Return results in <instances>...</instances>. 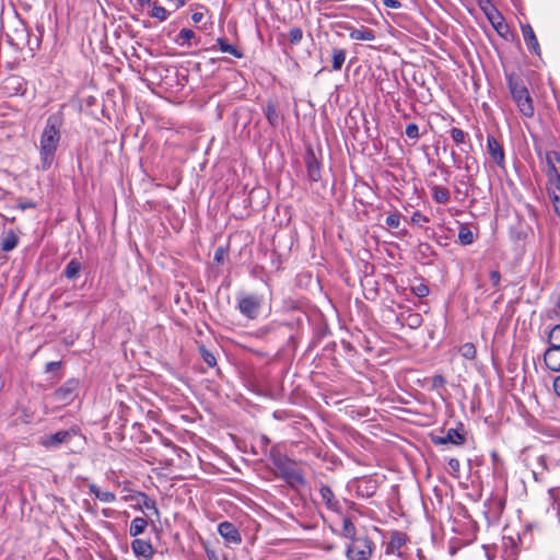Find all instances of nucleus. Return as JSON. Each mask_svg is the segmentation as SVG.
<instances>
[{
	"label": "nucleus",
	"mask_w": 560,
	"mask_h": 560,
	"mask_svg": "<svg viewBox=\"0 0 560 560\" xmlns=\"http://www.w3.org/2000/svg\"><path fill=\"white\" fill-rule=\"evenodd\" d=\"M59 141V118L57 116H50L46 121L39 142V155L43 170H48L52 165Z\"/></svg>",
	"instance_id": "f257e3e1"
},
{
	"label": "nucleus",
	"mask_w": 560,
	"mask_h": 560,
	"mask_svg": "<svg viewBox=\"0 0 560 560\" xmlns=\"http://www.w3.org/2000/svg\"><path fill=\"white\" fill-rule=\"evenodd\" d=\"M506 81L520 113L527 118L533 117L535 113L533 98L523 81L514 74H506Z\"/></svg>",
	"instance_id": "f03ea898"
},
{
	"label": "nucleus",
	"mask_w": 560,
	"mask_h": 560,
	"mask_svg": "<svg viewBox=\"0 0 560 560\" xmlns=\"http://www.w3.org/2000/svg\"><path fill=\"white\" fill-rule=\"evenodd\" d=\"M375 544L368 535H357L345 542V557L347 560H370Z\"/></svg>",
	"instance_id": "7ed1b4c3"
},
{
	"label": "nucleus",
	"mask_w": 560,
	"mask_h": 560,
	"mask_svg": "<svg viewBox=\"0 0 560 560\" xmlns=\"http://www.w3.org/2000/svg\"><path fill=\"white\" fill-rule=\"evenodd\" d=\"M272 463L279 476L284 479L289 486L296 488L305 485L303 472L295 462L285 456L278 455L272 458Z\"/></svg>",
	"instance_id": "20e7f679"
},
{
	"label": "nucleus",
	"mask_w": 560,
	"mask_h": 560,
	"mask_svg": "<svg viewBox=\"0 0 560 560\" xmlns=\"http://www.w3.org/2000/svg\"><path fill=\"white\" fill-rule=\"evenodd\" d=\"M262 298L257 294H241L237 298V307L242 315L248 319H256L260 313Z\"/></svg>",
	"instance_id": "39448f33"
},
{
	"label": "nucleus",
	"mask_w": 560,
	"mask_h": 560,
	"mask_svg": "<svg viewBox=\"0 0 560 560\" xmlns=\"http://www.w3.org/2000/svg\"><path fill=\"white\" fill-rule=\"evenodd\" d=\"M78 386V381L69 380L62 386L55 390V393L51 396L52 400L60 406L69 405L75 397Z\"/></svg>",
	"instance_id": "423d86ee"
},
{
	"label": "nucleus",
	"mask_w": 560,
	"mask_h": 560,
	"mask_svg": "<svg viewBox=\"0 0 560 560\" xmlns=\"http://www.w3.org/2000/svg\"><path fill=\"white\" fill-rule=\"evenodd\" d=\"M72 434L68 430H61L54 434L40 436L38 444L45 448H58L61 444L68 443Z\"/></svg>",
	"instance_id": "0eeeda50"
},
{
	"label": "nucleus",
	"mask_w": 560,
	"mask_h": 560,
	"mask_svg": "<svg viewBox=\"0 0 560 560\" xmlns=\"http://www.w3.org/2000/svg\"><path fill=\"white\" fill-rule=\"evenodd\" d=\"M218 533L228 544L238 545L242 536L236 526L231 522H222L218 525Z\"/></svg>",
	"instance_id": "6e6552de"
},
{
	"label": "nucleus",
	"mask_w": 560,
	"mask_h": 560,
	"mask_svg": "<svg viewBox=\"0 0 560 560\" xmlns=\"http://www.w3.org/2000/svg\"><path fill=\"white\" fill-rule=\"evenodd\" d=\"M406 535L400 532H393L385 548L386 555L401 557V547L406 544Z\"/></svg>",
	"instance_id": "1a4fd4ad"
},
{
	"label": "nucleus",
	"mask_w": 560,
	"mask_h": 560,
	"mask_svg": "<svg viewBox=\"0 0 560 560\" xmlns=\"http://www.w3.org/2000/svg\"><path fill=\"white\" fill-rule=\"evenodd\" d=\"M487 149L490 158L498 166H504V151L502 145L497 141L493 136L487 137Z\"/></svg>",
	"instance_id": "9d476101"
},
{
	"label": "nucleus",
	"mask_w": 560,
	"mask_h": 560,
	"mask_svg": "<svg viewBox=\"0 0 560 560\" xmlns=\"http://www.w3.org/2000/svg\"><path fill=\"white\" fill-rule=\"evenodd\" d=\"M131 549L138 558L150 560L153 557L154 549L149 540L136 538L131 542Z\"/></svg>",
	"instance_id": "9b49d317"
},
{
	"label": "nucleus",
	"mask_w": 560,
	"mask_h": 560,
	"mask_svg": "<svg viewBox=\"0 0 560 560\" xmlns=\"http://www.w3.org/2000/svg\"><path fill=\"white\" fill-rule=\"evenodd\" d=\"M486 15L499 34H502L503 31L508 30L503 16L492 4H489V10L486 9Z\"/></svg>",
	"instance_id": "f8f14e48"
},
{
	"label": "nucleus",
	"mask_w": 560,
	"mask_h": 560,
	"mask_svg": "<svg viewBox=\"0 0 560 560\" xmlns=\"http://www.w3.org/2000/svg\"><path fill=\"white\" fill-rule=\"evenodd\" d=\"M522 35L527 47L536 55L540 54V46L529 24L522 25Z\"/></svg>",
	"instance_id": "ddd939ff"
},
{
	"label": "nucleus",
	"mask_w": 560,
	"mask_h": 560,
	"mask_svg": "<svg viewBox=\"0 0 560 560\" xmlns=\"http://www.w3.org/2000/svg\"><path fill=\"white\" fill-rule=\"evenodd\" d=\"M322 501L325 503L327 509L338 512L340 510V503L335 498L332 490L328 486H323L319 490Z\"/></svg>",
	"instance_id": "4468645a"
},
{
	"label": "nucleus",
	"mask_w": 560,
	"mask_h": 560,
	"mask_svg": "<svg viewBox=\"0 0 560 560\" xmlns=\"http://www.w3.org/2000/svg\"><path fill=\"white\" fill-rule=\"evenodd\" d=\"M545 363L551 371H560V348H548L545 352Z\"/></svg>",
	"instance_id": "2eb2a0df"
},
{
	"label": "nucleus",
	"mask_w": 560,
	"mask_h": 560,
	"mask_svg": "<svg viewBox=\"0 0 560 560\" xmlns=\"http://www.w3.org/2000/svg\"><path fill=\"white\" fill-rule=\"evenodd\" d=\"M338 535L340 537H342L343 539H346V541H347L348 539H351L359 534L357 532V528H355L353 522L349 517L342 516L341 528L338 532Z\"/></svg>",
	"instance_id": "dca6fc26"
},
{
	"label": "nucleus",
	"mask_w": 560,
	"mask_h": 560,
	"mask_svg": "<svg viewBox=\"0 0 560 560\" xmlns=\"http://www.w3.org/2000/svg\"><path fill=\"white\" fill-rule=\"evenodd\" d=\"M90 493L94 494L96 499L105 503H112L116 500V494L112 491L101 490L96 485H89Z\"/></svg>",
	"instance_id": "f3484780"
},
{
	"label": "nucleus",
	"mask_w": 560,
	"mask_h": 560,
	"mask_svg": "<svg viewBox=\"0 0 560 560\" xmlns=\"http://www.w3.org/2000/svg\"><path fill=\"white\" fill-rule=\"evenodd\" d=\"M465 442V438L456 429H448L445 436L441 438L439 443L441 444H454L460 445Z\"/></svg>",
	"instance_id": "a211bd4d"
},
{
	"label": "nucleus",
	"mask_w": 560,
	"mask_h": 560,
	"mask_svg": "<svg viewBox=\"0 0 560 560\" xmlns=\"http://www.w3.org/2000/svg\"><path fill=\"white\" fill-rule=\"evenodd\" d=\"M431 195L438 203H447L450 200V190L443 186L432 185Z\"/></svg>",
	"instance_id": "6ab92c4d"
},
{
	"label": "nucleus",
	"mask_w": 560,
	"mask_h": 560,
	"mask_svg": "<svg viewBox=\"0 0 560 560\" xmlns=\"http://www.w3.org/2000/svg\"><path fill=\"white\" fill-rule=\"evenodd\" d=\"M217 46L222 52L230 54L235 58H242L244 56L243 51L235 46L229 44L225 38L219 37L217 38Z\"/></svg>",
	"instance_id": "aec40b11"
},
{
	"label": "nucleus",
	"mask_w": 560,
	"mask_h": 560,
	"mask_svg": "<svg viewBox=\"0 0 560 560\" xmlns=\"http://www.w3.org/2000/svg\"><path fill=\"white\" fill-rule=\"evenodd\" d=\"M350 38L354 40H373L374 32L368 27L354 28L350 32Z\"/></svg>",
	"instance_id": "412c9836"
},
{
	"label": "nucleus",
	"mask_w": 560,
	"mask_h": 560,
	"mask_svg": "<svg viewBox=\"0 0 560 560\" xmlns=\"http://www.w3.org/2000/svg\"><path fill=\"white\" fill-rule=\"evenodd\" d=\"M147 526H148V522L145 518L135 517L131 521L130 527H129L130 536L137 537V536L141 535L145 530Z\"/></svg>",
	"instance_id": "4be33fe9"
},
{
	"label": "nucleus",
	"mask_w": 560,
	"mask_h": 560,
	"mask_svg": "<svg viewBox=\"0 0 560 560\" xmlns=\"http://www.w3.org/2000/svg\"><path fill=\"white\" fill-rule=\"evenodd\" d=\"M195 37H196V35H195L194 31H191L189 28H183L179 31V33L177 35L176 43L180 46L191 47L192 46L191 40L195 39Z\"/></svg>",
	"instance_id": "5701e85b"
},
{
	"label": "nucleus",
	"mask_w": 560,
	"mask_h": 560,
	"mask_svg": "<svg viewBox=\"0 0 560 560\" xmlns=\"http://www.w3.org/2000/svg\"><path fill=\"white\" fill-rule=\"evenodd\" d=\"M306 166L308 178L312 182H318L320 178L319 163L314 158H311L307 160Z\"/></svg>",
	"instance_id": "b1692460"
},
{
	"label": "nucleus",
	"mask_w": 560,
	"mask_h": 560,
	"mask_svg": "<svg viewBox=\"0 0 560 560\" xmlns=\"http://www.w3.org/2000/svg\"><path fill=\"white\" fill-rule=\"evenodd\" d=\"M346 60V50L341 48L332 49V70L338 71L342 68Z\"/></svg>",
	"instance_id": "393cba45"
},
{
	"label": "nucleus",
	"mask_w": 560,
	"mask_h": 560,
	"mask_svg": "<svg viewBox=\"0 0 560 560\" xmlns=\"http://www.w3.org/2000/svg\"><path fill=\"white\" fill-rule=\"evenodd\" d=\"M18 242H19L18 236L12 231H10L4 235V237L1 242V248L4 252H10L16 247Z\"/></svg>",
	"instance_id": "a878e982"
},
{
	"label": "nucleus",
	"mask_w": 560,
	"mask_h": 560,
	"mask_svg": "<svg viewBox=\"0 0 560 560\" xmlns=\"http://www.w3.org/2000/svg\"><path fill=\"white\" fill-rule=\"evenodd\" d=\"M81 270V264L79 260L77 259H71L66 268H65V276L68 278V279H74L78 277L79 272Z\"/></svg>",
	"instance_id": "bb28decb"
},
{
	"label": "nucleus",
	"mask_w": 560,
	"mask_h": 560,
	"mask_svg": "<svg viewBox=\"0 0 560 560\" xmlns=\"http://www.w3.org/2000/svg\"><path fill=\"white\" fill-rule=\"evenodd\" d=\"M458 240L463 245H470L474 242L475 236L469 228L462 225L458 232Z\"/></svg>",
	"instance_id": "cd10ccee"
},
{
	"label": "nucleus",
	"mask_w": 560,
	"mask_h": 560,
	"mask_svg": "<svg viewBox=\"0 0 560 560\" xmlns=\"http://www.w3.org/2000/svg\"><path fill=\"white\" fill-rule=\"evenodd\" d=\"M150 15L152 18L159 20L160 22H163L168 18V12L166 11V9L164 7L159 5L158 3H154L152 5Z\"/></svg>",
	"instance_id": "c85d7f7f"
},
{
	"label": "nucleus",
	"mask_w": 560,
	"mask_h": 560,
	"mask_svg": "<svg viewBox=\"0 0 560 560\" xmlns=\"http://www.w3.org/2000/svg\"><path fill=\"white\" fill-rule=\"evenodd\" d=\"M460 354L468 360H472L476 357V348L472 343L467 342L459 348Z\"/></svg>",
	"instance_id": "c756f323"
},
{
	"label": "nucleus",
	"mask_w": 560,
	"mask_h": 560,
	"mask_svg": "<svg viewBox=\"0 0 560 560\" xmlns=\"http://www.w3.org/2000/svg\"><path fill=\"white\" fill-rule=\"evenodd\" d=\"M550 348H560V325H556L549 334Z\"/></svg>",
	"instance_id": "7c9ffc66"
},
{
	"label": "nucleus",
	"mask_w": 560,
	"mask_h": 560,
	"mask_svg": "<svg viewBox=\"0 0 560 560\" xmlns=\"http://www.w3.org/2000/svg\"><path fill=\"white\" fill-rule=\"evenodd\" d=\"M451 138L452 140L457 143V144H462L465 142L466 140V132L463 131L462 129L459 128H452L451 129Z\"/></svg>",
	"instance_id": "2f4dec72"
},
{
	"label": "nucleus",
	"mask_w": 560,
	"mask_h": 560,
	"mask_svg": "<svg viewBox=\"0 0 560 560\" xmlns=\"http://www.w3.org/2000/svg\"><path fill=\"white\" fill-rule=\"evenodd\" d=\"M142 497H143V503H142L141 508L153 512V514H155L159 517L160 512H159V509L156 508L155 502L152 499L148 498L145 494H142Z\"/></svg>",
	"instance_id": "473e14b6"
},
{
	"label": "nucleus",
	"mask_w": 560,
	"mask_h": 560,
	"mask_svg": "<svg viewBox=\"0 0 560 560\" xmlns=\"http://www.w3.org/2000/svg\"><path fill=\"white\" fill-rule=\"evenodd\" d=\"M303 32L300 27H293L289 32V40L291 44L296 45L302 40Z\"/></svg>",
	"instance_id": "72a5a7b5"
},
{
	"label": "nucleus",
	"mask_w": 560,
	"mask_h": 560,
	"mask_svg": "<svg viewBox=\"0 0 560 560\" xmlns=\"http://www.w3.org/2000/svg\"><path fill=\"white\" fill-rule=\"evenodd\" d=\"M406 136L410 139L419 138V127L416 124H409L406 127Z\"/></svg>",
	"instance_id": "f704fd0d"
},
{
	"label": "nucleus",
	"mask_w": 560,
	"mask_h": 560,
	"mask_svg": "<svg viewBox=\"0 0 560 560\" xmlns=\"http://www.w3.org/2000/svg\"><path fill=\"white\" fill-rule=\"evenodd\" d=\"M386 224L389 228L397 229L400 225V217L397 213H392L386 218Z\"/></svg>",
	"instance_id": "c9c22d12"
},
{
	"label": "nucleus",
	"mask_w": 560,
	"mask_h": 560,
	"mask_svg": "<svg viewBox=\"0 0 560 560\" xmlns=\"http://www.w3.org/2000/svg\"><path fill=\"white\" fill-rule=\"evenodd\" d=\"M549 494L552 499V509L556 511L557 516H558V522L560 523V498L555 497L553 490H550Z\"/></svg>",
	"instance_id": "e433bc0d"
},
{
	"label": "nucleus",
	"mask_w": 560,
	"mask_h": 560,
	"mask_svg": "<svg viewBox=\"0 0 560 560\" xmlns=\"http://www.w3.org/2000/svg\"><path fill=\"white\" fill-rule=\"evenodd\" d=\"M202 358L209 366H213L217 363L214 355L207 350H202Z\"/></svg>",
	"instance_id": "4c0bfd02"
},
{
	"label": "nucleus",
	"mask_w": 560,
	"mask_h": 560,
	"mask_svg": "<svg viewBox=\"0 0 560 560\" xmlns=\"http://www.w3.org/2000/svg\"><path fill=\"white\" fill-rule=\"evenodd\" d=\"M490 281L493 287H498L501 281V275L498 270H491L489 273Z\"/></svg>",
	"instance_id": "58836bf2"
},
{
	"label": "nucleus",
	"mask_w": 560,
	"mask_h": 560,
	"mask_svg": "<svg viewBox=\"0 0 560 560\" xmlns=\"http://www.w3.org/2000/svg\"><path fill=\"white\" fill-rule=\"evenodd\" d=\"M415 292L419 298H423L429 294V289L428 287L421 284L415 289Z\"/></svg>",
	"instance_id": "ea45409f"
},
{
	"label": "nucleus",
	"mask_w": 560,
	"mask_h": 560,
	"mask_svg": "<svg viewBox=\"0 0 560 560\" xmlns=\"http://www.w3.org/2000/svg\"><path fill=\"white\" fill-rule=\"evenodd\" d=\"M412 222L419 223L420 221L428 222V219L422 215L419 211L413 212L411 217Z\"/></svg>",
	"instance_id": "a19ab883"
},
{
	"label": "nucleus",
	"mask_w": 560,
	"mask_h": 560,
	"mask_svg": "<svg viewBox=\"0 0 560 560\" xmlns=\"http://www.w3.org/2000/svg\"><path fill=\"white\" fill-rule=\"evenodd\" d=\"M433 385L436 386H443L445 384V380L442 375H435L432 380Z\"/></svg>",
	"instance_id": "79ce46f5"
},
{
	"label": "nucleus",
	"mask_w": 560,
	"mask_h": 560,
	"mask_svg": "<svg viewBox=\"0 0 560 560\" xmlns=\"http://www.w3.org/2000/svg\"><path fill=\"white\" fill-rule=\"evenodd\" d=\"M384 4L387 8L397 9L400 7V3L397 0H385Z\"/></svg>",
	"instance_id": "37998d69"
},
{
	"label": "nucleus",
	"mask_w": 560,
	"mask_h": 560,
	"mask_svg": "<svg viewBox=\"0 0 560 560\" xmlns=\"http://www.w3.org/2000/svg\"><path fill=\"white\" fill-rule=\"evenodd\" d=\"M203 19V14L201 12H195L192 15H191V20L195 22V23H200Z\"/></svg>",
	"instance_id": "c03bdc74"
},
{
	"label": "nucleus",
	"mask_w": 560,
	"mask_h": 560,
	"mask_svg": "<svg viewBox=\"0 0 560 560\" xmlns=\"http://www.w3.org/2000/svg\"><path fill=\"white\" fill-rule=\"evenodd\" d=\"M553 388H555L556 394L560 397V375L558 377H556V380L553 382Z\"/></svg>",
	"instance_id": "a18cd8bd"
},
{
	"label": "nucleus",
	"mask_w": 560,
	"mask_h": 560,
	"mask_svg": "<svg viewBox=\"0 0 560 560\" xmlns=\"http://www.w3.org/2000/svg\"><path fill=\"white\" fill-rule=\"evenodd\" d=\"M503 557H504V560H516L517 559L516 551L514 549H512L509 553H506Z\"/></svg>",
	"instance_id": "49530a36"
},
{
	"label": "nucleus",
	"mask_w": 560,
	"mask_h": 560,
	"mask_svg": "<svg viewBox=\"0 0 560 560\" xmlns=\"http://www.w3.org/2000/svg\"><path fill=\"white\" fill-rule=\"evenodd\" d=\"M448 465L452 469L457 470L459 468V462L455 458H451Z\"/></svg>",
	"instance_id": "de8ad7c7"
},
{
	"label": "nucleus",
	"mask_w": 560,
	"mask_h": 560,
	"mask_svg": "<svg viewBox=\"0 0 560 560\" xmlns=\"http://www.w3.org/2000/svg\"><path fill=\"white\" fill-rule=\"evenodd\" d=\"M479 4H480L481 9L483 10V12L486 13V9L489 10V4H491V3L489 0H479Z\"/></svg>",
	"instance_id": "09e8293b"
},
{
	"label": "nucleus",
	"mask_w": 560,
	"mask_h": 560,
	"mask_svg": "<svg viewBox=\"0 0 560 560\" xmlns=\"http://www.w3.org/2000/svg\"><path fill=\"white\" fill-rule=\"evenodd\" d=\"M267 117H268V120L273 124V118H277V115H276V112L275 109L272 110H269L268 114H267Z\"/></svg>",
	"instance_id": "8fccbe9b"
},
{
	"label": "nucleus",
	"mask_w": 560,
	"mask_h": 560,
	"mask_svg": "<svg viewBox=\"0 0 560 560\" xmlns=\"http://www.w3.org/2000/svg\"><path fill=\"white\" fill-rule=\"evenodd\" d=\"M58 365H59V363H58V362H49V363L47 364V370L51 371V370H54V369L58 368Z\"/></svg>",
	"instance_id": "3c124183"
},
{
	"label": "nucleus",
	"mask_w": 560,
	"mask_h": 560,
	"mask_svg": "<svg viewBox=\"0 0 560 560\" xmlns=\"http://www.w3.org/2000/svg\"><path fill=\"white\" fill-rule=\"evenodd\" d=\"M222 253L223 250L221 248L217 249L215 250V255H214V258L219 261L222 257Z\"/></svg>",
	"instance_id": "603ef678"
},
{
	"label": "nucleus",
	"mask_w": 560,
	"mask_h": 560,
	"mask_svg": "<svg viewBox=\"0 0 560 560\" xmlns=\"http://www.w3.org/2000/svg\"><path fill=\"white\" fill-rule=\"evenodd\" d=\"M140 5L150 4L152 0H137Z\"/></svg>",
	"instance_id": "864d4df0"
}]
</instances>
